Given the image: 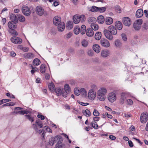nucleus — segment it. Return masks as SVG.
Listing matches in <instances>:
<instances>
[{
	"instance_id": "nucleus-1",
	"label": "nucleus",
	"mask_w": 148,
	"mask_h": 148,
	"mask_svg": "<svg viewBox=\"0 0 148 148\" xmlns=\"http://www.w3.org/2000/svg\"><path fill=\"white\" fill-rule=\"evenodd\" d=\"M117 30L114 26L110 25L108 28V29H104L103 33L105 36L110 40H112L113 39L112 35H115L117 34Z\"/></svg>"
},
{
	"instance_id": "nucleus-2",
	"label": "nucleus",
	"mask_w": 148,
	"mask_h": 148,
	"mask_svg": "<svg viewBox=\"0 0 148 148\" xmlns=\"http://www.w3.org/2000/svg\"><path fill=\"white\" fill-rule=\"evenodd\" d=\"M98 89L97 86L95 84L90 86V89L89 90L87 98L91 101H93L96 98L97 92L96 91Z\"/></svg>"
},
{
	"instance_id": "nucleus-3",
	"label": "nucleus",
	"mask_w": 148,
	"mask_h": 148,
	"mask_svg": "<svg viewBox=\"0 0 148 148\" xmlns=\"http://www.w3.org/2000/svg\"><path fill=\"white\" fill-rule=\"evenodd\" d=\"M107 92V90L106 88L102 87L100 88L97 92L98 99L100 101H104L106 99L105 95Z\"/></svg>"
},
{
	"instance_id": "nucleus-4",
	"label": "nucleus",
	"mask_w": 148,
	"mask_h": 148,
	"mask_svg": "<svg viewBox=\"0 0 148 148\" xmlns=\"http://www.w3.org/2000/svg\"><path fill=\"white\" fill-rule=\"evenodd\" d=\"M86 20L85 16L84 15H79L76 14L74 16L73 18L74 23L75 24H77L80 22L83 23Z\"/></svg>"
},
{
	"instance_id": "nucleus-5",
	"label": "nucleus",
	"mask_w": 148,
	"mask_h": 148,
	"mask_svg": "<svg viewBox=\"0 0 148 148\" xmlns=\"http://www.w3.org/2000/svg\"><path fill=\"white\" fill-rule=\"evenodd\" d=\"M36 12L37 15L40 16H42L44 14L45 16H46L48 14L47 12L45 11L42 7L39 6H38L36 7Z\"/></svg>"
},
{
	"instance_id": "nucleus-6",
	"label": "nucleus",
	"mask_w": 148,
	"mask_h": 148,
	"mask_svg": "<svg viewBox=\"0 0 148 148\" xmlns=\"http://www.w3.org/2000/svg\"><path fill=\"white\" fill-rule=\"evenodd\" d=\"M22 12L23 14L26 16H29L31 13L30 8L26 5H23L22 8Z\"/></svg>"
},
{
	"instance_id": "nucleus-7",
	"label": "nucleus",
	"mask_w": 148,
	"mask_h": 148,
	"mask_svg": "<svg viewBox=\"0 0 148 148\" xmlns=\"http://www.w3.org/2000/svg\"><path fill=\"white\" fill-rule=\"evenodd\" d=\"M129 96V94L127 92H122L121 93L120 99H119V103L121 104H124L125 100Z\"/></svg>"
},
{
	"instance_id": "nucleus-8",
	"label": "nucleus",
	"mask_w": 148,
	"mask_h": 148,
	"mask_svg": "<svg viewBox=\"0 0 148 148\" xmlns=\"http://www.w3.org/2000/svg\"><path fill=\"white\" fill-rule=\"evenodd\" d=\"M142 23V21L141 19L137 20L134 23V27L136 30H138L140 29L141 25Z\"/></svg>"
},
{
	"instance_id": "nucleus-9",
	"label": "nucleus",
	"mask_w": 148,
	"mask_h": 148,
	"mask_svg": "<svg viewBox=\"0 0 148 148\" xmlns=\"http://www.w3.org/2000/svg\"><path fill=\"white\" fill-rule=\"evenodd\" d=\"M148 114L146 112H143L140 116V120L143 123H146L148 120Z\"/></svg>"
},
{
	"instance_id": "nucleus-10",
	"label": "nucleus",
	"mask_w": 148,
	"mask_h": 148,
	"mask_svg": "<svg viewBox=\"0 0 148 148\" xmlns=\"http://www.w3.org/2000/svg\"><path fill=\"white\" fill-rule=\"evenodd\" d=\"M100 43L102 46L106 48L109 47L110 46L109 42L107 39L102 38L100 41Z\"/></svg>"
},
{
	"instance_id": "nucleus-11",
	"label": "nucleus",
	"mask_w": 148,
	"mask_h": 148,
	"mask_svg": "<svg viewBox=\"0 0 148 148\" xmlns=\"http://www.w3.org/2000/svg\"><path fill=\"white\" fill-rule=\"evenodd\" d=\"M11 41L15 44H19L21 43L22 40L20 38L16 36H13L10 39Z\"/></svg>"
},
{
	"instance_id": "nucleus-12",
	"label": "nucleus",
	"mask_w": 148,
	"mask_h": 148,
	"mask_svg": "<svg viewBox=\"0 0 148 148\" xmlns=\"http://www.w3.org/2000/svg\"><path fill=\"white\" fill-rule=\"evenodd\" d=\"M116 96L114 92L109 93L108 95V99L112 103L116 99Z\"/></svg>"
},
{
	"instance_id": "nucleus-13",
	"label": "nucleus",
	"mask_w": 148,
	"mask_h": 148,
	"mask_svg": "<svg viewBox=\"0 0 148 148\" xmlns=\"http://www.w3.org/2000/svg\"><path fill=\"white\" fill-rule=\"evenodd\" d=\"M53 21V24L56 26L58 25L62 22L61 18L58 16H56L54 17Z\"/></svg>"
},
{
	"instance_id": "nucleus-14",
	"label": "nucleus",
	"mask_w": 148,
	"mask_h": 148,
	"mask_svg": "<svg viewBox=\"0 0 148 148\" xmlns=\"http://www.w3.org/2000/svg\"><path fill=\"white\" fill-rule=\"evenodd\" d=\"M123 24L127 26H129L131 24L130 18L128 17H125L123 19Z\"/></svg>"
},
{
	"instance_id": "nucleus-15",
	"label": "nucleus",
	"mask_w": 148,
	"mask_h": 148,
	"mask_svg": "<svg viewBox=\"0 0 148 148\" xmlns=\"http://www.w3.org/2000/svg\"><path fill=\"white\" fill-rule=\"evenodd\" d=\"M114 47L116 48H120L122 47V43L119 39L115 40L114 42Z\"/></svg>"
},
{
	"instance_id": "nucleus-16",
	"label": "nucleus",
	"mask_w": 148,
	"mask_h": 148,
	"mask_svg": "<svg viewBox=\"0 0 148 148\" xmlns=\"http://www.w3.org/2000/svg\"><path fill=\"white\" fill-rule=\"evenodd\" d=\"M110 54V51L107 49L102 50L101 52V56L103 58H106Z\"/></svg>"
},
{
	"instance_id": "nucleus-17",
	"label": "nucleus",
	"mask_w": 148,
	"mask_h": 148,
	"mask_svg": "<svg viewBox=\"0 0 148 148\" xmlns=\"http://www.w3.org/2000/svg\"><path fill=\"white\" fill-rule=\"evenodd\" d=\"M24 57L28 59H31L34 58V55L31 53H28L24 54L23 55Z\"/></svg>"
},
{
	"instance_id": "nucleus-18",
	"label": "nucleus",
	"mask_w": 148,
	"mask_h": 148,
	"mask_svg": "<svg viewBox=\"0 0 148 148\" xmlns=\"http://www.w3.org/2000/svg\"><path fill=\"white\" fill-rule=\"evenodd\" d=\"M143 11L141 9H138L136 12V16L137 17L140 18L143 15Z\"/></svg>"
},
{
	"instance_id": "nucleus-19",
	"label": "nucleus",
	"mask_w": 148,
	"mask_h": 148,
	"mask_svg": "<svg viewBox=\"0 0 148 148\" xmlns=\"http://www.w3.org/2000/svg\"><path fill=\"white\" fill-rule=\"evenodd\" d=\"M93 49L96 53H99L101 50V48L100 46L98 44H95L93 46Z\"/></svg>"
},
{
	"instance_id": "nucleus-20",
	"label": "nucleus",
	"mask_w": 148,
	"mask_h": 148,
	"mask_svg": "<svg viewBox=\"0 0 148 148\" xmlns=\"http://www.w3.org/2000/svg\"><path fill=\"white\" fill-rule=\"evenodd\" d=\"M16 23L10 21L8 23V26L9 29H16L17 27Z\"/></svg>"
},
{
	"instance_id": "nucleus-21",
	"label": "nucleus",
	"mask_w": 148,
	"mask_h": 148,
	"mask_svg": "<svg viewBox=\"0 0 148 148\" xmlns=\"http://www.w3.org/2000/svg\"><path fill=\"white\" fill-rule=\"evenodd\" d=\"M80 94L84 97L87 98V92L86 89L84 88H81L80 89Z\"/></svg>"
},
{
	"instance_id": "nucleus-22",
	"label": "nucleus",
	"mask_w": 148,
	"mask_h": 148,
	"mask_svg": "<svg viewBox=\"0 0 148 148\" xmlns=\"http://www.w3.org/2000/svg\"><path fill=\"white\" fill-rule=\"evenodd\" d=\"M10 18L12 21L11 22H13L16 23H17L18 22V18L16 15L14 14H11L10 16Z\"/></svg>"
},
{
	"instance_id": "nucleus-23",
	"label": "nucleus",
	"mask_w": 148,
	"mask_h": 148,
	"mask_svg": "<svg viewBox=\"0 0 148 148\" xmlns=\"http://www.w3.org/2000/svg\"><path fill=\"white\" fill-rule=\"evenodd\" d=\"M58 25V28L59 31L62 32L64 29L65 25L64 22H62L60 24H59Z\"/></svg>"
},
{
	"instance_id": "nucleus-24",
	"label": "nucleus",
	"mask_w": 148,
	"mask_h": 148,
	"mask_svg": "<svg viewBox=\"0 0 148 148\" xmlns=\"http://www.w3.org/2000/svg\"><path fill=\"white\" fill-rule=\"evenodd\" d=\"M60 136H56L53 139H52L49 140V143L51 145H53L55 143V142L60 139Z\"/></svg>"
},
{
	"instance_id": "nucleus-25",
	"label": "nucleus",
	"mask_w": 148,
	"mask_h": 148,
	"mask_svg": "<svg viewBox=\"0 0 148 148\" xmlns=\"http://www.w3.org/2000/svg\"><path fill=\"white\" fill-rule=\"evenodd\" d=\"M113 22L112 18L109 17H107L105 19L106 24L107 25H110L112 24Z\"/></svg>"
},
{
	"instance_id": "nucleus-26",
	"label": "nucleus",
	"mask_w": 148,
	"mask_h": 148,
	"mask_svg": "<svg viewBox=\"0 0 148 148\" xmlns=\"http://www.w3.org/2000/svg\"><path fill=\"white\" fill-rule=\"evenodd\" d=\"M115 26L116 27L117 29L120 30H121L123 28V25L121 23L118 21L116 22L115 23Z\"/></svg>"
},
{
	"instance_id": "nucleus-27",
	"label": "nucleus",
	"mask_w": 148,
	"mask_h": 148,
	"mask_svg": "<svg viewBox=\"0 0 148 148\" xmlns=\"http://www.w3.org/2000/svg\"><path fill=\"white\" fill-rule=\"evenodd\" d=\"M73 22L71 21H69L67 23L66 27L67 29L70 30L73 28Z\"/></svg>"
},
{
	"instance_id": "nucleus-28",
	"label": "nucleus",
	"mask_w": 148,
	"mask_h": 148,
	"mask_svg": "<svg viewBox=\"0 0 148 148\" xmlns=\"http://www.w3.org/2000/svg\"><path fill=\"white\" fill-rule=\"evenodd\" d=\"M96 21V18L93 17H90L88 18V22L91 25L95 23Z\"/></svg>"
},
{
	"instance_id": "nucleus-29",
	"label": "nucleus",
	"mask_w": 148,
	"mask_h": 148,
	"mask_svg": "<svg viewBox=\"0 0 148 148\" xmlns=\"http://www.w3.org/2000/svg\"><path fill=\"white\" fill-rule=\"evenodd\" d=\"M105 21L104 18L102 15H100L98 16L97 18V21L100 24H103Z\"/></svg>"
},
{
	"instance_id": "nucleus-30",
	"label": "nucleus",
	"mask_w": 148,
	"mask_h": 148,
	"mask_svg": "<svg viewBox=\"0 0 148 148\" xmlns=\"http://www.w3.org/2000/svg\"><path fill=\"white\" fill-rule=\"evenodd\" d=\"M86 34L88 36L91 37L93 35L94 32L91 29H87L86 30Z\"/></svg>"
},
{
	"instance_id": "nucleus-31",
	"label": "nucleus",
	"mask_w": 148,
	"mask_h": 148,
	"mask_svg": "<svg viewBox=\"0 0 148 148\" xmlns=\"http://www.w3.org/2000/svg\"><path fill=\"white\" fill-rule=\"evenodd\" d=\"M14 29H9L8 31L9 33L12 36H17L18 34L17 32Z\"/></svg>"
},
{
	"instance_id": "nucleus-32",
	"label": "nucleus",
	"mask_w": 148,
	"mask_h": 148,
	"mask_svg": "<svg viewBox=\"0 0 148 148\" xmlns=\"http://www.w3.org/2000/svg\"><path fill=\"white\" fill-rule=\"evenodd\" d=\"M33 128L35 130L36 132L38 133H41L42 132V130H39L38 128L37 125L36 124H33L32 125Z\"/></svg>"
},
{
	"instance_id": "nucleus-33",
	"label": "nucleus",
	"mask_w": 148,
	"mask_h": 148,
	"mask_svg": "<svg viewBox=\"0 0 148 148\" xmlns=\"http://www.w3.org/2000/svg\"><path fill=\"white\" fill-rule=\"evenodd\" d=\"M49 90L51 92L54 91L55 90V88L54 84L53 83L51 82L48 85Z\"/></svg>"
},
{
	"instance_id": "nucleus-34",
	"label": "nucleus",
	"mask_w": 148,
	"mask_h": 148,
	"mask_svg": "<svg viewBox=\"0 0 148 148\" xmlns=\"http://www.w3.org/2000/svg\"><path fill=\"white\" fill-rule=\"evenodd\" d=\"M27 111H25V110L23 111H18L16 110H14V113H15L16 114H25L27 113Z\"/></svg>"
},
{
	"instance_id": "nucleus-35",
	"label": "nucleus",
	"mask_w": 148,
	"mask_h": 148,
	"mask_svg": "<svg viewBox=\"0 0 148 148\" xmlns=\"http://www.w3.org/2000/svg\"><path fill=\"white\" fill-rule=\"evenodd\" d=\"M101 33L100 32H98L96 33L95 38L96 40H99L101 38Z\"/></svg>"
},
{
	"instance_id": "nucleus-36",
	"label": "nucleus",
	"mask_w": 148,
	"mask_h": 148,
	"mask_svg": "<svg viewBox=\"0 0 148 148\" xmlns=\"http://www.w3.org/2000/svg\"><path fill=\"white\" fill-rule=\"evenodd\" d=\"M18 18L19 21L21 22H24L25 20V18L24 16L22 15L19 14L18 15Z\"/></svg>"
},
{
	"instance_id": "nucleus-37",
	"label": "nucleus",
	"mask_w": 148,
	"mask_h": 148,
	"mask_svg": "<svg viewBox=\"0 0 148 148\" xmlns=\"http://www.w3.org/2000/svg\"><path fill=\"white\" fill-rule=\"evenodd\" d=\"M46 70L45 65L44 64L41 65L40 66V72L42 73H44L45 72Z\"/></svg>"
},
{
	"instance_id": "nucleus-38",
	"label": "nucleus",
	"mask_w": 148,
	"mask_h": 148,
	"mask_svg": "<svg viewBox=\"0 0 148 148\" xmlns=\"http://www.w3.org/2000/svg\"><path fill=\"white\" fill-rule=\"evenodd\" d=\"M64 90L66 92L69 93L71 91V88L69 87V85L67 84H66L64 86Z\"/></svg>"
},
{
	"instance_id": "nucleus-39",
	"label": "nucleus",
	"mask_w": 148,
	"mask_h": 148,
	"mask_svg": "<svg viewBox=\"0 0 148 148\" xmlns=\"http://www.w3.org/2000/svg\"><path fill=\"white\" fill-rule=\"evenodd\" d=\"M89 9L90 11L92 12H98V7L95 6H92Z\"/></svg>"
},
{
	"instance_id": "nucleus-40",
	"label": "nucleus",
	"mask_w": 148,
	"mask_h": 148,
	"mask_svg": "<svg viewBox=\"0 0 148 148\" xmlns=\"http://www.w3.org/2000/svg\"><path fill=\"white\" fill-rule=\"evenodd\" d=\"M86 29V28L85 25H82L80 29V32L81 34H84L85 33Z\"/></svg>"
},
{
	"instance_id": "nucleus-41",
	"label": "nucleus",
	"mask_w": 148,
	"mask_h": 148,
	"mask_svg": "<svg viewBox=\"0 0 148 148\" xmlns=\"http://www.w3.org/2000/svg\"><path fill=\"white\" fill-rule=\"evenodd\" d=\"M80 31V27L79 26H77L75 27L74 29V32L76 34H78Z\"/></svg>"
},
{
	"instance_id": "nucleus-42",
	"label": "nucleus",
	"mask_w": 148,
	"mask_h": 148,
	"mask_svg": "<svg viewBox=\"0 0 148 148\" xmlns=\"http://www.w3.org/2000/svg\"><path fill=\"white\" fill-rule=\"evenodd\" d=\"M33 63L36 65H38L40 63V60L38 58H36L33 61Z\"/></svg>"
},
{
	"instance_id": "nucleus-43",
	"label": "nucleus",
	"mask_w": 148,
	"mask_h": 148,
	"mask_svg": "<svg viewBox=\"0 0 148 148\" xmlns=\"http://www.w3.org/2000/svg\"><path fill=\"white\" fill-rule=\"evenodd\" d=\"M90 27L92 29L94 30H97L98 29V26L97 24L94 23L92 25H90Z\"/></svg>"
},
{
	"instance_id": "nucleus-44",
	"label": "nucleus",
	"mask_w": 148,
	"mask_h": 148,
	"mask_svg": "<svg viewBox=\"0 0 148 148\" xmlns=\"http://www.w3.org/2000/svg\"><path fill=\"white\" fill-rule=\"evenodd\" d=\"M84 114L86 116H89L91 115L90 111L88 109H86L84 112Z\"/></svg>"
},
{
	"instance_id": "nucleus-45",
	"label": "nucleus",
	"mask_w": 148,
	"mask_h": 148,
	"mask_svg": "<svg viewBox=\"0 0 148 148\" xmlns=\"http://www.w3.org/2000/svg\"><path fill=\"white\" fill-rule=\"evenodd\" d=\"M74 91L75 94L77 96H78L80 94V90H79L77 88H75Z\"/></svg>"
},
{
	"instance_id": "nucleus-46",
	"label": "nucleus",
	"mask_w": 148,
	"mask_h": 148,
	"mask_svg": "<svg viewBox=\"0 0 148 148\" xmlns=\"http://www.w3.org/2000/svg\"><path fill=\"white\" fill-rule=\"evenodd\" d=\"M82 46L84 47H86L88 45V42L85 40H83L82 42Z\"/></svg>"
},
{
	"instance_id": "nucleus-47",
	"label": "nucleus",
	"mask_w": 148,
	"mask_h": 148,
	"mask_svg": "<svg viewBox=\"0 0 148 148\" xmlns=\"http://www.w3.org/2000/svg\"><path fill=\"white\" fill-rule=\"evenodd\" d=\"M92 126L95 129H97L98 127V125L96 122H92L91 123Z\"/></svg>"
},
{
	"instance_id": "nucleus-48",
	"label": "nucleus",
	"mask_w": 148,
	"mask_h": 148,
	"mask_svg": "<svg viewBox=\"0 0 148 148\" xmlns=\"http://www.w3.org/2000/svg\"><path fill=\"white\" fill-rule=\"evenodd\" d=\"M15 103L13 102H10L5 104L3 105V107H5L6 106H12L14 105Z\"/></svg>"
},
{
	"instance_id": "nucleus-49",
	"label": "nucleus",
	"mask_w": 148,
	"mask_h": 148,
	"mask_svg": "<svg viewBox=\"0 0 148 148\" xmlns=\"http://www.w3.org/2000/svg\"><path fill=\"white\" fill-rule=\"evenodd\" d=\"M32 69L31 71V73L32 74H33L36 71L38 70V69L36 67H34L32 66V65L31 66Z\"/></svg>"
},
{
	"instance_id": "nucleus-50",
	"label": "nucleus",
	"mask_w": 148,
	"mask_h": 148,
	"mask_svg": "<svg viewBox=\"0 0 148 148\" xmlns=\"http://www.w3.org/2000/svg\"><path fill=\"white\" fill-rule=\"evenodd\" d=\"M36 123L37 125L40 127V128H41L43 127V125L41 121H40L39 120H37L36 121Z\"/></svg>"
},
{
	"instance_id": "nucleus-51",
	"label": "nucleus",
	"mask_w": 148,
	"mask_h": 148,
	"mask_svg": "<svg viewBox=\"0 0 148 148\" xmlns=\"http://www.w3.org/2000/svg\"><path fill=\"white\" fill-rule=\"evenodd\" d=\"M106 10V8L105 7H102L101 8H98V12H103L105 11Z\"/></svg>"
},
{
	"instance_id": "nucleus-52",
	"label": "nucleus",
	"mask_w": 148,
	"mask_h": 148,
	"mask_svg": "<svg viewBox=\"0 0 148 148\" xmlns=\"http://www.w3.org/2000/svg\"><path fill=\"white\" fill-rule=\"evenodd\" d=\"M25 116L26 118L28 119L29 121H31L32 122L34 121V120L33 117H31L28 114H26L25 115Z\"/></svg>"
},
{
	"instance_id": "nucleus-53",
	"label": "nucleus",
	"mask_w": 148,
	"mask_h": 148,
	"mask_svg": "<svg viewBox=\"0 0 148 148\" xmlns=\"http://www.w3.org/2000/svg\"><path fill=\"white\" fill-rule=\"evenodd\" d=\"M61 90L60 88H57L56 90V92L58 96H60L61 95Z\"/></svg>"
},
{
	"instance_id": "nucleus-54",
	"label": "nucleus",
	"mask_w": 148,
	"mask_h": 148,
	"mask_svg": "<svg viewBox=\"0 0 148 148\" xmlns=\"http://www.w3.org/2000/svg\"><path fill=\"white\" fill-rule=\"evenodd\" d=\"M61 93L62 95L64 97H66L67 96V95L68 92H66L63 90H62L61 91Z\"/></svg>"
},
{
	"instance_id": "nucleus-55",
	"label": "nucleus",
	"mask_w": 148,
	"mask_h": 148,
	"mask_svg": "<svg viewBox=\"0 0 148 148\" xmlns=\"http://www.w3.org/2000/svg\"><path fill=\"white\" fill-rule=\"evenodd\" d=\"M93 114L95 116H97L99 115V113L96 109H94L93 112Z\"/></svg>"
},
{
	"instance_id": "nucleus-56",
	"label": "nucleus",
	"mask_w": 148,
	"mask_h": 148,
	"mask_svg": "<svg viewBox=\"0 0 148 148\" xmlns=\"http://www.w3.org/2000/svg\"><path fill=\"white\" fill-rule=\"evenodd\" d=\"M127 104L129 105H131L133 103V101L130 99H128L126 100Z\"/></svg>"
},
{
	"instance_id": "nucleus-57",
	"label": "nucleus",
	"mask_w": 148,
	"mask_h": 148,
	"mask_svg": "<svg viewBox=\"0 0 148 148\" xmlns=\"http://www.w3.org/2000/svg\"><path fill=\"white\" fill-rule=\"evenodd\" d=\"M88 55L90 56H92L94 55V53L91 50H90L88 51Z\"/></svg>"
},
{
	"instance_id": "nucleus-58",
	"label": "nucleus",
	"mask_w": 148,
	"mask_h": 148,
	"mask_svg": "<svg viewBox=\"0 0 148 148\" xmlns=\"http://www.w3.org/2000/svg\"><path fill=\"white\" fill-rule=\"evenodd\" d=\"M72 34L71 33L69 32L67 34H66L65 35V36L66 38L67 39H69L70 38L72 35Z\"/></svg>"
},
{
	"instance_id": "nucleus-59",
	"label": "nucleus",
	"mask_w": 148,
	"mask_h": 148,
	"mask_svg": "<svg viewBox=\"0 0 148 148\" xmlns=\"http://www.w3.org/2000/svg\"><path fill=\"white\" fill-rule=\"evenodd\" d=\"M78 102L80 104L83 106H86L89 104V103H84L81 102L79 101H78Z\"/></svg>"
},
{
	"instance_id": "nucleus-60",
	"label": "nucleus",
	"mask_w": 148,
	"mask_h": 148,
	"mask_svg": "<svg viewBox=\"0 0 148 148\" xmlns=\"http://www.w3.org/2000/svg\"><path fill=\"white\" fill-rule=\"evenodd\" d=\"M121 37L123 40L124 41L126 40L127 38L125 34H121Z\"/></svg>"
},
{
	"instance_id": "nucleus-61",
	"label": "nucleus",
	"mask_w": 148,
	"mask_h": 148,
	"mask_svg": "<svg viewBox=\"0 0 148 148\" xmlns=\"http://www.w3.org/2000/svg\"><path fill=\"white\" fill-rule=\"evenodd\" d=\"M37 117L41 119V120H43L45 119V117L43 115L38 114L37 115Z\"/></svg>"
},
{
	"instance_id": "nucleus-62",
	"label": "nucleus",
	"mask_w": 148,
	"mask_h": 148,
	"mask_svg": "<svg viewBox=\"0 0 148 148\" xmlns=\"http://www.w3.org/2000/svg\"><path fill=\"white\" fill-rule=\"evenodd\" d=\"M58 144H56V148H64V146L63 145H60L59 146H58Z\"/></svg>"
},
{
	"instance_id": "nucleus-63",
	"label": "nucleus",
	"mask_w": 148,
	"mask_h": 148,
	"mask_svg": "<svg viewBox=\"0 0 148 148\" xmlns=\"http://www.w3.org/2000/svg\"><path fill=\"white\" fill-rule=\"evenodd\" d=\"M29 48L26 47H23L22 48V50L23 51L25 52L28 51L29 50Z\"/></svg>"
},
{
	"instance_id": "nucleus-64",
	"label": "nucleus",
	"mask_w": 148,
	"mask_h": 148,
	"mask_svg": "<svg viewBox=\"0 0 148 148\" xmlns=\"http://www.w3.org/2000/svg\"><path fill=\"white\" fill-rule=\"evenodd\" d=\"M45 127L46 128V131L47 132H52V131L48 126H45Z\"/></svg>"
}]
</instances>
